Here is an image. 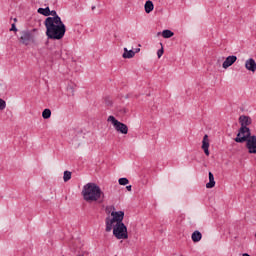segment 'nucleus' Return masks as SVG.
<instances>
[{"mask_svg":"<svg viewBox=\"0 0 256 256\" xmlns=\"http://www.w3.org/2000/svg\"><path fill=\"white\" fill-rule=\"evenodd\" d=\"M245 69H247V71H251L252 73H255V71H256L255 59H253V58L247 59L245 61Z\"/></svg>","mask_w":256,"mask_h":256,"instance_id":"9d476101","label":"nucleus"},{"mask_svg":"<svg viewBox=\"0 0 256 256\" xmlns=\"http://www.w3.org/2000/svg\"><path fill=\"white\" fill-rule=\"evenodd\" d=\"M14 21H17V18H15Z\"/></svg>","mask_w":256,"mask_h":256,"instance_id":"7c9ffc66","label":"nucleus"},{"mask_svg":"<svg viewBox=\"0 0 256 256\" xmlns=\"http://www.w3.org/2000/svg\"><path fill=\"white\" fill-rule=\"evenodd\" d=\"M239 123L241 127H247L251 123V118H249L248 116H240Z\"/></svg>","mask_w":256,"mask_h":256,"instance_id":"f8f14e48","label":"nucleus"},{"mask_svg":"<svg viewBox=\"0 0 256 256\" xmlns=\"http://www.w3.org/2000/svg\"><path fill=\"white\" fill-rule=\"evenodd\" d=\"M111 217H107L105 220L107 233L112 231L114 225H120L121 223H123V219L125 217V212L112 211Z\"/></svg>","mask_w":256,"mask_h":256,"instance_id":"7ed1b4c3","label":"nucleus"},{"mask_svg":"<svg viewBox=\"0 0 256 256\" xmlns=\"http://www.w3.org/2000/svg\"><path fill=\"white\" fill-rule=\"evenodd\" d=\"M46 27V35L48 39H63L65 37V32L67 28L63 21H61V17H48L45 20Z\"/></svg>","mask_w":256,"mask_h":256,"instance_id":"f257e3e1","label":"nucleus"},{"mask_svg":"<svg viewBox=\"0 0 256 256\" xmlns=\"http://www.w3.org/2000/svg\"><path fill=\"white\" fill-rule=\"evenodd\" d=\"M107 121L108 123H112L117 133H121L122 135H127L129 133V127H127L125 123L119 122L115 116H109Z\"/></svg>","mask_w":256,"mask_h":256,"instance_id":"20e7f679","label":"nucleus"},{"mask_svg":"<svg viewBox=\"0 0 256 256\" xmlns=\"http://www.w3.org/2000/svg\"><path fill=\"white\" fill-rule=\"evenodd\" d=\"M19 42L22 45H31V43H35V34L32 31L24 30L20 33Z\"/></svg>","mask_w":256,"mask_h":256,"instance_id":"0eeeda50","label":"nucleus"},{"mask_svg":"<svg viewBox=\"0 0 256 256\" xmlns=\"http://www.w3.org/2000/svg\"><path fill=\"white\" fill-rule=\"evenodd\" d=\"M64 182L67 183V181H71V172L65 171L63 176Z\"/></svg>","mask_w":256,"mask_h":256,"instance_id":"412c9836","label":"nucleus"},{"mask_svg":"<svg viewBox=\"0 0 256 256\" xmlns=\"http://www.w3.org/2000/svg\"><path fill=\"white\" fill-rule=\"evenodd\" d=\"M50 15L52 17H59V15H57V11H55V10L50 11Z\"/></svg>","mask_w":256,"mask_h":256,"instance_id":"393cba45","label":"nucleus"},{"mask_svg":"<svg viewBox=\"0 0 256 256\" xmlns=\"http://www.w3.org/2000/svg\"><path fill=\"white\" fill-rule=\"evenodd\" d=\"M119 185H129V179L127 178H120L118 180Z\"/></svg>","mask_w":256,"mask_h":256,"instance_id":"4be33fe9","label":"nucleus"},{"mask_svg":"<svg viewBox=\"0 0 256 256\" xmlns=\"http://www.w3.org/2000/svg\"><path fill=\"white\" fill-rule=\"evenodd\" d=\"M10 31H17V27L15 26V24H12Z\"/></svg>","mask_w":256,"mask_h":256,"instance_id":"a878e982","label":"nucleus"},{"mask_svg":"<svg viewBox=\"0 0 256 256\" xmlns=\"http://www.w3.org/2000/svg\"><path fill=\"white\" fill-rule=\"evenodd\" d=\"M107 105H111V102H108Z\"/></svg>","mask_w":256,"mask_h":256,"instance_id":"c756f323","label":"nucleus"},{"mask_svg":"<svg viewBox=\"0 0 256 256\" xmlns=\"http://www.w3.org/2000/svg\"><path fill=\"white\" fill-rule=\"evenodd\" d=\"M38 13H40V15H44V17H49V15H51V10L49 7L39 8Z\"/></svg>","mask_w":256,"mask_h":256,"instance_id":"f3484780","label":"nucleus"},{"mask_svg":"<svg viewBox=\"0 0 256 256\" xmlns=\"http://www.w3.org/2000/svg\"><path fill=\"white\" fill-rule=\"evenodd\" d=\"M209 183L206 184L207 189H213L215 187V176L213 173L209 172Z\"/></svg>","mask_w":256,"mask_h":256,"instance_id":"dca6fc26","label":"nucleus"},{"mask_svg":"<svg viewBox=\"0 0 256 256\" xmlns=\"http://www.w3.org/2000/svg\"><path fill=\"white\" fill-rule=\"evenodd\" d=\"M67 91L70 95H74L75 94V84H73V82H70L67 86Z\"/></svg>","mask_w":256,"mask_h":256,"instance_id":"6ab92c4d","label":"nucleus"},{"mask_svg":"<svg viewBox=\"0 0 256 256\" xmlns=\"http://www.w3.org/2000/svg\"><path fill=\"white\" fill-rule=\"evenodd\" d=\"M126 189H127V191H131V189H132V186H131V185H129V186H126Z\"/></svg>","mask_w":256,"mask_h":256,"instance_id":"bb28decb","label":"nucleus"},{"mask_svg":"<svg viewBox=\"0 0 256 256\" xmlns=\"http://www.w3.org/2000/svg\"><path fill=\"white\" fill-rule=\"evenodd\" d=\"M122 57L123 59H133L135 57V51L124 48V53Z\"/></svg>","mask_w":256,"mask_h":256,"instance_id":"ddd939ff","label":"nucleus"},{"mask_svg":"<svg viewBox=\"0 0 256 256\" xmlns=\"http://www.w3.org/2000/svg\"><path fill=\"white\" fill-rule=\"evenodd\" d=\"M191 239L194 243H199V241L203 239V235L201 234V232L196 230L192 233Z\"/></svg>","mask_w":256,"mask_h":256,"instance_id":"4468645a","label":"nucleus"},{"mask_svg":"<svg viewBox=\"0 0 256 256\" xmlns=\"http://www.w3.org/2000/svg\"><path fill=\"white\" fill-rule=\"evenodd\" d=\"M82 196L84 201L87 203H95L96 201H100L103 203V199H105V193L101 191V187H99L95 183H87L83 186Z\"/></svg>","mask_w":256,"mask_h":256,"instance_id":"f03ea898","label":"nucleus"},{"mask_svg":"<svg viewBox=\"0 0 256 256\" xmlns=\"http://www.w3.org/2000/svg\"><path fill=\"white\" fill-rule=\"evenodd\" d=\"M202 149L207 157H209V136L206 134L202 140Z\"/></svg>","mask_w":256,"mask_h":256,"instance_id":"9b49d317","label":"nucleus"},{"mask_svg":"<svg viewBox=\"0 0 256 256\" xmlns=\"http://www.w3.org/2000/svg\"><path fill=\"white\" fill-rule=\"evenodd\" d=\"M139 51H141V49L140 48H136L134 53H139Z\"/></svg>","mask_w":256,"mask_h":256,"instance_id":"cd10ccee","label":"nucleus"},{"mask_svg":"<svg viewBox=\"0 0 256 256\" xmlns=\"http://www.w3.org/2000/svg\"><path fill=\"white\" fill-rule=\"evenodd\" d=\"M163 53H164V51H163V47L160 49V50H158V52H157V55H158V59H161V57H163Z\"/></svg>","mask_w":256,"mask_h":256,"instance_id":"b1692460","label":"nucleus"},{"mask_svg":"<svg viewBox=\"0 0 256 256\" xmlns=\"http://www.w3.org/2000/svg\"><path fill=\"white\" fill-rule=\"evenodd\" d=\"M95 10V6L92 7V11Z\"/></svg>","mask_w":256,"mask_h":256,"instance_id":"c85d7f7f","label":"nucleus"},{"mask_svg":"<svg viewBox=\"0 0 256 256\" xmlns=\"http://www.w3.org/2000/svg\"><path fill=\"white\" fill-rule=\"evenodd\" d=\"M173 35H175V33H173V31H171V30H164L162 32V37L164 39H171V37H173Z\"/></svg>","mask_w":256,"mask_h":256,"instance_id":"a211bd4d","label":"nucleus"},{"mask_svg":"<svg viewBox=\"0 0 256 256\" xmlns=\"http://www.w3.org/2000/svg\"><path fill=\"white\" fill-rule=\"evenodd\" d=\"M113 235L116 239H129V234L127 232V226L124 223L116 224L112 227Z\"/></svg>","mask_w":256,"mask_h":256,"instance_id":"39448f33","label":"nucleus"},{"mask_svg":"<svg viewBox=\"0 0 256 256\" xmlns=\"http://www.w3.org/2000/svg\"><path fill=\"white\" fill-rule=\"evenodd\" d=\"M236 61H237V56L235 55L228 56L222 63V68L229 69V67H231V65H233Z\"/></svg>","mask_w":256,"mask_h":256,"instance_id":"1a4fd4ad","label":"nucleus"},{"mask_svg":"<svg viewBox=\"0 0 256 256\" xmlns=\"http://www.w3.org/2000/svg\"><path fill=\"white\" fill-rule=\"evenodd\" d=\"M43 119H50L51 118V110L46 108L42 112Z\"/></svg>","mask_w":256,"mask_h":256,"instance_id":"aec40b11","label":"nucleus"},{"mask_svg":"<svg viewBox=\"0 0 256 256\" xmlns=\"http://www.w3.org/2000/svg\"><path fill=\"white\" fill-rule=\"evenodd\" d=\"M6 107H7V102H5V100L0 98V111H4Z\"/></svg>","mask_w":256,"mask_h":256,"instance_id":"5701e85b","label":"nucleus"},{"mask_svg":"<svg viewBox=\"0 0 256 256\" xmlns=\"http://www.w3.org/2000/svg\"><path fill=\"white\" fill-rule=\"evenodd\" d=\"M245 147L248 153H250V155H256V136L255 135H252L251 137L248 138Z\"/></svg>","mask_w":256,"mask_h":256,"instance_id":"6e6552de","label":"nucleus"},{"mask_svg":"<svg viewBox=\"0 0 256 256\" xmlns=\"http://www.w3.org/2000/svg\"><path fill=\"white\" fill-rule=\"evenodd\" d=\"M144 9L146 13H151L153 9H155V5L153 4V1L148 0L145 2Z\"/></svg>","mask_w":256,"mask_h":256,"instance_id":"2eb2a0df","label":"nucleus"},{"mask_svg":"<svg viewBox=\"0 0 256 256\" xmlns=\"http://www.w3.org/2000/svg\"><path fill=\"white\" fill-rule=\"evenodd\" d=\"M249 137H253V135H251V130L249 129V127H240L234 141L236 143H246L249 140Z\"/></svg>","mask_w":256,"mask_h":256,"instance_id":"423d86ee","label":"nucleus"}]
</instances>
